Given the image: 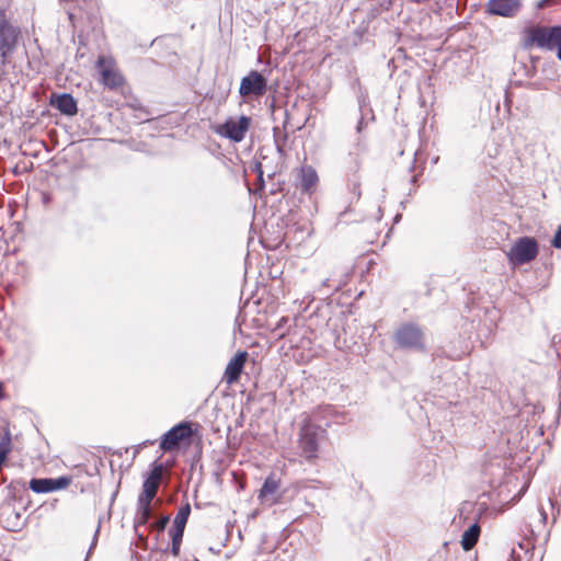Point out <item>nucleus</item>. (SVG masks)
Segmentation results:
<instances>
[{
    "label": "nucleus",
    "mask_w": 561,
    "mask_h": 561,
    "mask_svg": "<svg viewBox=\"0 0 561 561\" xmlns=\"http://www.w3.org/2000/svg\"><path fill=\"white\" fill-rule=\"evenodd\" d=\"M323 432L320 426L313 424L310 420H307L300 428L299 447L307 460L317 458L319 442Z\"/></svg>",
    "instance_id": "7ed1b4c3"
},
{
    "label": "nucleus",
    "mask_w": 561,
    "mask_h": 561,
    "mask_svg": "<svg viewBox=\"0 0 561 561\" xmlns=\"http://www.w3.org/2000/svg\"><path fill=\"white\" fill-rule=\"evenodd\" d=\"M251 125V118L242 115L239 118L229 117L225 123L216 125L214 131L220 137L227 138L233 142H240L244 139Z\"/></svg>",
    "instance_id": "39448f33"
},
{
    "label": "nucleus",
    "mask_w": 561,
    "mask_h": 561,
    "mask_svg": "<svg viewBox=\"0 0 561 561\" xmlns=\"http://www.w3.org/2000/svg\"><path fill=\"white\" fill-rule=\"evenodd\" d=\"M362 127H363V119H360L357 124V131H360L362 130Z\"/></svg>",
    "instance_id": "2f4dec72"
},
{
    "label": "nucleus",
    "mask_w": 561,
    "mask_h": 561,
    "mask_svg": "<svg viewBox=\"0 0 561 561\" xmlns=\"http://www.w3.org/2000/svg\"><path fill=\"white\" fill-rule=\"evenodd\" d=\"M481 528H467L461 537V547L465 551L471 550L479 540Z\"/></svg>",
    "instance_id": "a211bd4d"
},
{
    "label": "nucleus",
    "mask_w": 561,
    "mask_h": 561,
    "mask_svg": "<svg viewBox=\"0 0 561 561\" xmlns=\"http://www.w3.org/2000/svg\"><path fill=\"white\" fill-rule=\"evenodd\" d=\"M220 546H225V541H220V543H219V546H218V547H217V546H214L213 543H210V545L208 546V550H209L210 552H219V547H220Z\"/></svg>",
    "instance_id": "c756f323"
},
{
    "label": "nucleus",
    "mask_w": 561,
    "mask_h": 561,
    "mask_svg": "<svg viewBox=\"0 0 561 561\" xmlns=\"http://www.w3.org/2000/svg\"><path fill=\"white\" fill-rule=\"evenodd\" d=\"M394 342L402 348L423 351L425 336L422 329L414 323H404L394 333Z\"/></svg>",
    "instance_id": "20e7f679"
},
{
    "label": "nucleus",
    "mask_w": 561,
    "mask_h": 561,
    "mask_svg": "<svg viewBox=\"0 0 561 561\" xmlns=\"http://www.w3.org/2000/svg\"><path fill=\"white\" fill-rule=\"evenodd\" d=\"M192 435V428L188 423H180L163 434L160 448L164 451L172 450L179 444Z\"/></svg>",
    "instance_id": "9d476101"
},
{
    "label": "nucleus",
    "mask_w": 561,
    "mask_h": 561,
    "mask_svg": "<svg viewBox=\"0 0 561 561\" xmlns=\"http://www.w3.org/2000/svg\"><path fill=\"white\" fill-rule=\"evenodd\" d=\"M538 254V243L534 238H519L507 252V259L513 265L531 262Z\"/></svg>",
    "instance_id": "423d86ee"
},
{
    "label": "nucleus",
    "mask_w": 561,
    "mask_h": 561,
    "mask_svg": "<svg viewBox=\"0 0 561 561\" xmlns=\"http://www.w3.org/2000/svg\"><path fill=\"white\" fill-rule=\"evenodd\" d=\"M329 278H325L323 282H322V286H329Z\"/></svg>",
    "instance_id": "72a5a7b5"
},
{
    "label": "nucleus",
    "mask_w": 561,
    "mask_h": 561,
    "mask_svg": "<svg viewBox=\"0 0 561 561\" xmlns=\"http://www.w3.org/2000/svg\"><path fill=\"white\" fill-rule=\"evenodd\" d=\"M96 68L100 73V82L108 88L116 89L124 83L123 76L118 72L114 61L111 58L101 56L98 59Z\"/></svg>",
    "instance_id": "6e6552de"
},
{
    "label": "nucleus",
    "mask_w": 561,
    "mask_h": 561,
    "mask_svg": "<svg viewBox=\"0 0 561 561\" xmlns=\"http://www.w3.org/2000/svg\"><path fill=\"white\" fill-rule=\"evenodd\" d=\"M488 12L504 18L515 16L520 10V0H489Z\"/></svg>",
    "instance_id": "ddd939ff"
},
{
    "label": "nucleus",
    "mask_w": 561,
    "mask_h": 561,
    "mask_svg": "<svg viewBox=\"0 0 561 561\" xmlns=\"http://www.w3.org/2000/svg\"><path fill=\"white\" fill-rule=\"evenodd\" d=\"M309 483H310V482H309V481H306V480L298 481V482H296V484H295V489H296V491H298V492H299V491H301V490H305V489L309 488V486H310V485H309Z\"/></svg>",
    "instance_id": "cd10ccee"
},
{
    "label": "nucleus",
    "mask_w": 561,
    "mask_h": 561,
    "mask_svg": "<svg viewBox=\"0 0 561 561\" xmlns=\"http://www.w3.org/2000/svg\"><path fill=\"white\" fill-rule=\"evenodd\" d=\"M247 358V352H239L229 360L224 374V380L228 385H233L240 379Z\"/></svg>",
    "instance_id": "4468645a"
},
{
    "label": "nucleus",
    "mask_w": 561,
    "mask_h": 561,
    "mask_svg": "<svg viewBox=\"0 0 561 561\" xmlns=\"http://www.w3.org/2000/svg\"><path fill=\"white\" fill-rule=\"evenodd\" d=\"M548 2H549V0H541L538 5H539V8H543L546 5V3H548Z\"/></svg>",
    "instance_id": "7c9ffc66"
},
{
    "label": "nucleus",
    "mask_w": 561,
    "mask_h": 561,
    "mask_svg": "<svg viewBox=\"0 0 561 561\" xmlns=\"http://www.w3.org/2000/svg\"><path fill=\"white\" fill-rule=\"evenodd\" d=\"M549 537V528H525L523 538L517 543L518 550L527 554L536 547H545Z\"/></svg>",
    "instance_id": "1a4fd4ad"
},
{
    "label": "nucleus",
    "mask_w": 561,
    "mask_h": 561,
    "mask_svg": "<svg viewBox=\"0 0 561 561\" xmlns=\"http://www.w3.org/2000/svg\"><path fill=\"white\" fill-rule=\"evenodd\" d=\"M527 44L549 50L557 49V57L561 60V25L533 28L529 32Z\"/></svg>",
    "instance_id": "f03ea898"
},
{
    "label": "nucleus",
    "mask_w": 561,
    "mask_h": 561,
    "mask_svg": "<svg viewBox=\"0 0 561 561\" xmlns=\"http://www.w3.org/2000/svg\"><path fill=\"white\" fill-rule=\"evenodd\" d=\"M185 528H170L168 533V538L171 540V546L168 543L167 547L160 548L162 551L171 550V553L174 557L180 554V548L183 540V534Z\"/></svg>",
    "instance_id": "f3484780"
},
{
    "label": "nucleus",
    "mask_w": 561,
    "mask_h": 561,
    "mask_svg": "<svg viewBox=\"0 0 561 561\" xmlns=\"http://www.w3.org/2000/svg\"><path fill=\"white\" fill-rule=\"evenodd\" d=\"M50 105L67 116H73L78 112L77 102L69 93L53 94Z\"/></svg>",
    "instance_id": "2eb2a0df"
},
{
    "label": "nucleus",
    "mask_w": 561,
    "mask_h": 561,
    "mask_svg": "<svg viewBox=\"0 0 561 561\" xmlns=\"http://www.w3.org/2000/svg\"><path fill=\"white\" fill-rule=\"evenodd\" d=\"M171 515L169 513L159 512L157 506L152 505V514L149 518L148 526H167L170 522Z\"/></svg>",
    "instance_id": "aec40b11"
},
{
    "label": "nucleus",
    "mask_w": 561,
    "mask_h": 561,
    "mask_svg": "<svg viewBox=\"0 0 561 561\" xmlns=\"http://www.w3.org/2000/svg\"><path fill=\"white\" fill-rule=\"evenodd\" d=\"M20 28L7 19L3 11L0 10V54L4 56H11L16 48L20 39Z\"/></svg>",
    "instance_id": "0eeeda50"
},
{
    "label": "nucleus",
    "mask_w": 561,
    "mask_h": 561,
    "mask_svg": "<svg viewBox=\"0 0 561 561\" xmlns=\"http://www.w3.org/2000/svg\"><path fill=\"white\" fill-rule=\"evenodd\" d=\"M99 533H100V528H96L95 531H94V535H93V539H92V542L89 547V550H88V553H87V558H85V561L88 560V558L90 557V554L92 553V550L95 548L96 543H98V538H99Z\"/></svg>",
    "instance_id": "b1692460"
},
{
    "label": "nucleus",
    "mask_w": 561,
    "mask_h": 561,
    "mask_svg": "<svg viewBox=\"0 0 561 561\" xmlns=\"http://www.w3.org/2000/svg\"><path fill=\"white\" fill-rule=\"evenodd\" d=\"M318 182V174L312 167L302 165L300 168L298 187L301 190V192L311 194L314 192Z\"/></svg>",
    "instance_id": "dca6fc26"
},
{
    "label": "nucleus",
    "mask_w": 561,
    "mask_h": 561,
    "mask_svg": "<svg viewBox=\"0 0 561 561\" xmlns=\"http://www.w3.org/2000/svg\"><path fill=\"white\" fill-rule=\"evenodd\" d=\"M279 488L278 481L274 477H267L260 490L259 497L262 501L267 500L268 496H272L276 493Z\"/></svg>",
    "instance_id": "6ab92c4d"
},
{
    "label": "nucleus",
    "mask_w": 561,
    "mask_h": 561,
    "mask_svg": "<svg viewBox=\"0 0 561 561\" xmlns=\"http://www.w3.org/2000/svg\"><path fill=\"white\" fill-rule=\"evenodd\" d=\"M10 56H4L0 54V88L4 90V87L8 84L10 88H13V82L8 78L7 65L10 62Z\"/></svg>",
    "instance_id": "412c9836"
},
{
    "label": "nucleus",
    "mask_w": 561,
    "mask_h": 561,
    "mask_svg": "<svg viewBox=\"0 0 561 561\" xmlns=\"http://www.w3.org/2000/svg\"><path fill=\"white\" fill-rule=\"evenodd\" d=\"M163 474V466L157 463L151 469L149 477L144 481L142 492L138 497L137 512L134 526H145L152 514V500L156 497L160 480Z\"/></svg>",
    "instance_id": "f257e3e1"
},
{
    "label": "nucleus",
    "mask_w": 561,
    "mask_h": 561,
    "mask_svg": "<svg viewBox=\"0 0 561 561\" xmlns=\"http://www.w3.org/2000/svg\"><path fill=\"white\" fill-rule=\"evenodd\" d=\"M520 552L514 547L511 551L510 561H520Z\"/></svg>",
    "instance_id": "c85d7f7f"
},
{
    "label": "nucleus",
    "mask_w": 561,
    "mask_h": 561,
    "mask_svg": "<svg viewBox=\"0 0 561 561\" xmlns=\"http://www.w3.org/2000/svg\"><path fill=\"white\" fill-rule=\"evenodd\" d=\"M134 530V536L131 538L133 540V545L136 546V548H139V549H144V550H147L149 549V543H148V536L145 535L144 531H139V528H133Z\"/></svg>",
    "instance_id": "5701e85b"
},
{
    "label": "nucleus",
    "mask_w": 561,
    "mask_h": 561,
    "mask_svg": "<svg viewBox=\"0 0 561 561\" xmlns=\"http://www.w3.org/2000/svg\"><path fill=\"white\" fill-rule=\"evenodd\" d=\"M234 528H217L218 530V536L219 537H222L225 538V540H227V538L230 536V530H233Z\"/></svg>",
    "instance_id": "bb28decb"
},
{
    "label": "nucleus",
    "mask_w": 561,
    "mask_h": 561,
    "mask_svg": "<svg viewBox=\"0 0 561 561\" xmlns=\"http://www.w3.org/2000/svg\"><path fill=\"white\" fill-rule=\"evenodd\" d=\"M0 561H10V560H7V559H1V558H0Z\"/></svg>",
    "instance_id": "c9c22d12"
},
{
    "label": "nucleus",
    "mask_w": 561,
    "mask_h": 561,
    "mask_svg": "<svg viewBox=\"0 0 561 561\" xmlns=\"http://www.w3.org/2000/svg\"><path fill=\"white\" fill-rule=\"evenodd\" d=\"M153 530L154 531L151 533V535L153 536L154 540H159L160 538H162V539L164 538V535H165V533H164L165 528L164 527L153 528Z\"/></svg>",
    "instance_id": "a878e982"
},
{
    "label": "nucleus",
    "mask_w": 561,
    "mask_h": 561,
    "mask_svg": "<svg viewBox=\"0 0 561 561\" xmlns=\"http://www.w3.org/2000/svg\"><path fill=\"white\" fill-rule=\"evenodd\" d=\"M71 482L69 477L34 478L30 481V489L35 493H48L66 489Z\"/></svg>",
    "instance_id": "f8f14e48"
},
{
    "label": "nucleus",
    "mask_w": 561,
    "mask_h": 561,
    "mask_svg": "<svg viewBox=\"0 0 561 561\" xmlns=\"http://www.w3.org/2000/svg\"><path fill=\"white\" fill-rule=\"evenodd\" d=\"M237 529V534H238V537L240 540H242V530L241 528H236Z\"/></svg>",
    "instance_id": "473e14b6"
},
{
    "label": "nucleus",
    "mask_w": 561,
    "mask_h": 561,
    "mask_svg": "<svg viewBox=\"0 0 561 561\" xmlns=\"http://www.w3.org/2000/svg\"><path fill=\"white\" fill-rule=\"evenodd\" d=\"M468 526L476 527V526H478V522H477V520H473V522L469 523V525H468Z\"/></svg>",
    "instance_id": "f704fd0d"
},
{
    "label": "nucleus",
    "mask_w": 561,
    "mask_h": 561,
    "mask_svg": "<svg viewBox=\"0 0 561 561\" xmlns=\"http://www.w3.org/2000/svg\"><path fill=\"white\" fill-rule=\"evenodd\" d=\"M551 243L556 249H561V225L559 226Z\"/></svg>",
    "instance_id": "393cba45"
},
{
    "label": "nucleus",
    "mask_w": 561,
    "mask_h": 561,
    "mask_svg": "<svg viewBox=\"0 0 561 561\" xmlns=\"http://www.w3.org/2000/svg\"><path fill=\"white\" fill-rule=\"evenodd\" d=\"M191 513V506L188 503L181 506L178 514L174 517L172 526H185Z\"/></svg>",
    "instance_id": "4be33fe9"
},
{
    "label": "nucleus",
    "mask_w": 561,
    "mask_h": 561,
    "mask_svg": "<svg viewBox=\"0 0 561 561\" xmlns=\"http://www.w3.org/2000/svg\"><path fill=\"white\" fill-rule=\"evenodd\" d=\"M266 92V79L257 71H251L243 77L240 83L239 93L241 96H261Z\"/></svg>",
    "instance_id": "9b49d317"
}]
</instances>
